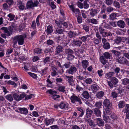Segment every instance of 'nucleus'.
I'll return each mask as SVG.
<instances>
[{
	"label": "nucleus",
	"instance_id": "obj_44",
	"mask_svg": "<svg viewBox=\"0 0 129 129\" xmlns=\"http://www.w3.org/2000/svg\"><path fill=\"white\" fill-rule=\"evenodd\" d=\"M85 82L87 84H91L93 82L92 79L90 78H88L84 80Z\"/></svg>",
	"mask_w": 129,
	"mask_h": 129
},
{
	"label": "nucleus",
	"instance_id": "obj_26",
	"mask_svg": "<svg viewBox=\"0 0 129 129\" xmlns=\"http://www.w3.org/2000/svg\"><path fill=\"white\" fill-rule=\"evenodd\" d=\"M104 93L102 91L98 92L96 94V98L99 99H102L104 95Z\"/></svg>",
	"mask_w": 129,
	"mask_h": 129
},
{
	"label": "nucleus",
	"instance_id": "obj_23",
	"mask_svg": "<svg viewBox=\"0 0 129 129\" xmlns=\"http://www.w3.org/2000/svg\"><path fill=\"white\" fill-rule=\"evenodd\" d=\"M115 75L114 72H110L106 73V74L105 78L107 79H109L113 77Z\"/></svg>",
	"mask_w": 129,
	"mask_h": 129
},
{
	"label": "nucleus",
	"instance_id": "obj_34",
	"mask_svg": "<svg viewBox=\"0 0 129 129\" xmlns=\"http://www.w3.org/2000/svg\"><path fill=\"white\" fill-rule=\"evenodd\" d=\"M88 21L89 23H91L94 24H97L98 23V22L97 20L94 18L89 19Z\"/></svg>",
	"mask_w": 129,
	"mask_h": 129
},
{
	"label": "nucleus",
	"instance_id": "obj_43",
	"mask_svg": "<svg viewBox=\"0 0 129 129\" xmlns=\"http://www.w3.org/2000/svg\"><path fill=\"white\" fill-rule=\"evenodd\" d=\"M89 1L88 0H85L84 2L83 7L84 8H88L89 7V5L88 3H89Z\"/></svg>",
	"mask_w": 129,
	"mask_h": 129
},
{
	"label": "nucleus",
	"instance_id": "obj_38",
	"mask_svg": "<svg viewBox=\"0 0 129 129\" xmlns=\"http://www.w3.org/2000/svg\"><path fill=\"white\" fill-rule=\"evenodd\" d=\"M42 49L40 48H36L34 49V51L35 53L40 54L42 52Z\"/></svg>",
	"mask_w": 129,
	"mask_h": 129
},
{
	"label": "nucleus",
	"instance_id": "obj_14",
	"mask_svg": "<svg viewBox=\"0 0 129 129\" xmlns=\"http://www.w3.org/2000/svg\"><path fill=\"white\" fill-rule=\"evenodd\" d=\"M94 114H95L96 116L98 117H101V112L100 110L97 108H94L93 110Z\"/></svg>",
	"mask_w": 129,
	"mask_h": 129
},
{
	"label": "nucleus",
	"instance_id": "obj_40",
	"mask_svg": "<svg viewBox=\"0 0 129 129\" xmlns=\"http://www.w3.org/2000/svg\"><path fill=\"white\" fill-rule=\"evenodd\" d=\"M103 48L105 49H108L110 48V44L108 42H107L106 43L103 44Z\"/></svg>",
	"mask_w": 129,
	"mask_h": 129
},
{
	"label": "nucleus",
	"instance_id": "obj_1",
	"mask_svg": "<svg viewBox=\"0 0 129 129\" xmlns=\"http://www.w3.org/2000/svg\"><path fill=\"white\" fill-rule=\"evenodd\" d=\"M55 22L58 27L56 29V33L59 34H63V33L65 31V28L68 27L67 23L61 19H56Z\"/></svg>",
	"mask_w": 129,
	"mask_h": 129
},
{
	"label": "nucleus",
	"instance_id": "obj_53",
	"mask_svg": "<svg viewBox=\"0 0 129 129\" xmlns=\"http://www.w3.org/2000/svg\"><path fill=\"white\" fill-rule=\"evenodd\" d=\"M122 39L124 41L123 42H125L126 44H129V37H124Z\"/></svg>",
	"mask_w": 129,
	"mask_h": 129
},
{
	"label": "nucleus",
	"instance_id": "obj_45",
	"mask_svg": "<svg viewBox=\"0 0 129 129\" xmlns=\"http://www.w3.org/2000/svg\"><path fill=\"white\" fill-rule=\"evenodd\" d=\"M73 54H69L68 55L67 58L68 60H72L75 57V56L73 55Z\"/></svg>",
	"mask_w": 129,
	"mask_h": 129
},
{
	"label": "nucleus",
	"instance_id": "obj_51",
	"mask_svg": "<svg viewBox=\"0 0 129 129\" xmlns=\"http://www.w3.org/2000/svg\"><path fill=\"white\" fill-rule=\"evenodd\" d=\"M120 68L119 67H117L113 69V70L115 73L116 75H118L120 71Z\"/></svg>",
	"mask_w": 129,
	"mask_h": 129
},
{
	"label": "nucleus",
	"instance_id": "obj_30",
	"mask_svg": "<svg viewBox=\"0 0 129 129\" xmlns=\"http://www.w3.org/2000/svg\"><path fill=\"white\" fill-rule=\"evenodd\" d=\"M104 57L107 59H110L112 58L111 54L108 52H105L103 54Z\"/></svg>",
	"mask_w": 129,
	"mask_h": 129
},
{
	"label": "nucleus",
	"instance_id": "obj_52",
	"mask_svg": "<svg viewBox=\"0 0 129 129\" xmlns=\"http://www.w3.org/2000/svg\"><path fill=\"white\" fill-rule=\"evenodd\" d=\"M6 98L8 100L11 102L13 100V98L11 94H8L6 96Z\"/></svg>",
	"mask_w": 129,
	"mask_h": 129
},
{
	"label": "nucleus",
	"instance_id": "obj_27",
	"mask_svg": "<svg viewBox=\"0 0 129 129\" xmlns=\"http://www.w3.org/2000/svg\"><path fill=\"white\" fill-rule=\"evenodd\" d=\"M86 117L87 118H88L91 116L93 111L90 109L88 108L86 110Z\"/></svg>",
	"mask_w": 129,
	"mask_h": 129
},
{
	"label": "nucleus",
	"instance_id": "obj_19",
	"mask_svg": "<svg viewBox=\"0 0 129 129\" xmlns=\"http://www.w3.org/2000/svg\"><path fill=\"white\" fill-rule=\"evenodd\" d=\"M117 24L118 26L121 28H124L125 26V23L124 21L120 20L117 22Z\"/></svg>",
	"mask_w": 129,
	"mask_h": 129
},
{
	"label": "nucleus",
	"instance_id": "obj_20",
	"mask_svg": "<svg viewBox=\"0 0 129 129\" xmlns=\"http://www.w3.org/2000/svg\"><path fill=\"white\" fill-rule=\"evenodd\" d=\"M103 104L105 107H111L112 105L109 100L107 99H105L103 102Z\"/></svg>",
	"mask_w": 129,
	"mask_h": 129
},
{
	"label": "nucleus",
	"instance_id": "obj_54",
	"mask_svg": "<svg viewBox=\"0 0 129 129\" xmlns=\"http://www.w3.org/2000/svg\"><path fill=\"white\" fill-rule=\"evenodd\" d=\"M65 89V87L64 86H59L58 88L59 90L63 93L66 91Z\"/></svg>",
	"mask_w": 129,
	"mask_h": 129
},
{
	"label": "nucleus",
	"instance_id": "obj_12",
	"mask_svg": "<svg viewBox=\"0 0 129 129\" xmlns=\"http://www.w3.org/2000/svg\"><path fill=\"white\" fill-rule=\"evenodd\" d=\"M59 107L61 109L66 110L68 109V104L62 101L60 102L59 105Z\"/></svg>",
	"mask_w": 129,
	"mask_h": 129
},
{
	"label": "nucleus",
	"instance_id": "obj_47",
	"mask_svg": "<svg viewBox=\"0 0 129 129\" xmlns=\"http://www.w3.org/2000/svg\"><path fill=\"white\" fill-rule=\"evenodd\" d=\"M87 121L89 123V125L90 126L92 127H94L95 126V125L94 124V123L93 121L90 119H88L87 120Z\"/></svg>",
	"mask_w": 129,
	"mask_h": 129
},
{
	"label": "nucleus",
	"instance_id": "obj_55",
	"mask_svg": "<svg viewBox=\"0 0 129 129\" xmlns=\"http://www.w3.org/2000/svg\"><path fill=\"white\" fill-rule=\"evenodd\" d=\"M28 74L34 79L37 78V75L34 73L30 72L28 73Z\"/></svg>",
	"mask_w": 129,
	"mask_h": 129
},
{
	"label": "nucleus",
	"instance_id": "obj_39",
	"mask_svg": "<svg viewBox=\"0 0 129 129\" xmlns=\"http://www.w3.org/2000/svg\"><path fill=\"white\" fill-rule=\"evenodd\" d=\"M47 44L48 45L53 46L55 45V42L52 40L49 39L47 40Z\"/></svg>",
	"mask_w": 129,
	"mask_h": 129
},
{
	"label": "nucleus",
	"instance_id": "obj_25",
	"mask_svg": "<svg viewBox=\"0 0 129 129\" xmlns=\"http://www.w3.org/2000/svg\"><path fill=\"white\" fill-rule=\"evenodd\" d=\"M81 95L84 98L87 99H88L90 97V94L87 91H83Z\"/></svg>",
	"mask_w": 129,
	"mask_h": 129
},
{
	"label": "nucleus",
	"instance_id": "obj_37",
	"mask_svg": "<svg viewBox=\"0 0 129 129\" xmlns=\"http://www.w3.org/2000/svg\"><path fill=\"white\" fill-rule=\"evenodd\" d=\"M102 102H96L94 106L96 108L99 109L102 108Z\"/></svg>",
	"mask_w": 129,
	"mask_h": 129
},
{
	"label": "nucleus",
	"instance_id": "obj_59",
	"mask_svg": "<svg viewBox=\"0 0 129 129\" xmlns=\"http://www.w3.org/2000/svg\"><path fill=\"white\" fill-rule=\"evenodd\" d=\"M44 52L45 53H51L52 51L51 49L49 48H45L44 50Z\"/></svg>",
	"mask_w": 129,
	"mask_h": 129
},
{
	"label": "nucleus",
	"instance_id": "obj_33",
	"mask_svg": "<svg viewBox=\"0 0 129 129\" xmlns=\"http://www.w3.org/2000/svg\"><path fill=\"white\" fill-rule=\"evenodd\" d=\"M74 53V51L72 49L69 48L66 49H64V53L66 54H73Z\"/></svg>",
	"mask_w": 129,
	"mask_h": 129
},
{
	"label": "nucleus",
	"instance_id": "obj_4",
	"mask_svg": "<svg viewBox=\"0 0 129 129\" xmlns=\"http://www.w3.org/2000/svg\"><path fill=\"white\" fill-rule=\"evenodd\" d=\"M39 1L37 0H35L34 2L31 0L28 1L27 4V8H32L37 7L39 4Z\"/></svg>",
	"mask_w": 129,
	"mask_h": 129
},
{
	"label": "nucleus",
	"instance_id": "obj_46",
	"mask_svg": "<svg viewBox=\"0 0 129 129\" xmlns=\"http://www.w3.org/2000/svg\"><path fill=\"white\" fill-rule=\"evenodd\" d=\"M13 97L14 99L16 101H19L20 100L19 96L17 94L14 93L13 95Z\"/></svg>",
	"mask_w": 129,
	"mask_h": 129
},
{
	"label": "nucleus",
	"instance_id": "obj_62",
	"mask_svg": "<svg viewBox=\"0 0 129 129\" xmlns=\"http://www.w3.org/2000/svg\"><path fill=\"white\" fill-rule=\"evenodd\" d=\"M52 98L53 99L55 100H59L58 98H60V96L59 95L54 94L53 95Z\"/></svg>",
	"mask_w": 129,
	"mask_h": 129
},
{
	"label": "nucleus",
	"instance_id": "obj_21",
	"mask_svg": "<svg viewBox=\"0 0 129 129\" xmlns=\"http://www.w3.org/2000/svg\"><path fill=\"white\" fill-rule=\"evenodd\" d=\"M53 28L52 26L50 25L47 27L46 33L48 36L51 35L53 31Z\"/></svg>",
	"mask_w": 129,
	"mask_h": 129
},
{
	"label": "nucleus",
	"instance_id": "obj_64",
	"mask_svg": "<svg viewBox=\"0 0 129 129\" xmlns=\"http://www.w3.org/2000/svg\"><path fill=\"white\" fill-rule=\"evenodd\" d=\"M122 40L121 38L120 37H117L115 40V42L116 43L118 44Z\"/></svg>",
	"mask_w": 129,
	"mask_h": 129
},
{
	"label": "nucleus",
	"instance_id": "obj_10",
	"mask_svg": "<svg viewBox=\"0 0 129 129\" xmlns=\"http://www.w3.org/2000/svg\"><path fill=\"white\" fill-rule=\"evenodd\" d=\"M96 124L99 126L103 127L104 124V122L103 120L101 118H96L95 119Z\"/></svg>",
	"mask_w": 129,
	"mask_h": 129
},
{
	"label": "nucleus",
	"instance_id": "obj_60",
	"mask_svg": "<svg viewBox=\"0 0 129 129\" xmlns=\"http://www.w3.org/2000/svg\"><path fill=\"white\" fill-rule=\"evenodd\" d=\"M47 92L49 93L50 94L54 95L56 93V91H54L53 90L49 89L47 90Z\"/></svg>",
	"mask_w": 129,
	"mask_h": 129
},
{
	"label": "nucleus",
	"instance_id": "obj_41",
	"mask_svg": "<svg viewBox=\"0 0 129 129\" xmlns=\"http://www.w3.org/2000/svg\"><path fill=\"white\" fill-rule=\"evenodd\" d=\"M111 107H106L105 110V112L106 114L109 115H110L111 112Z\"/></svg>",
	"mask_w": 129,
	"mask_h": 129
},
{
	"label": "nucleus",
	"instance_id": "obj_32",
	"mask_svg": "<svg viewBox=\"0 0 129 129\" xmlns=\"http://www.w3.org/2000/svg\"><path fill=\"white\" fill-rule=\"evenodd\" d=\"M98 12L95 9H91L90 11V14L92 16H94Z\"/></svg>",
	"mask_w": 129,
	"mask_h": 129
},
{
	"label": "nucleus",
	"instance_id": "obj_11",
	"mask_svg": "<svg viewBox=\"0 0 129 129\" xmlns=\"http://www.w3.org/2000/svg\"><path fill=\"white\" fill-rule=\"evenodd\" d=\"M77 71L76 68L74 66H72L69 70L66 71V72L69 74L73 75Z\"/></svg>",
	"mask_w": 129,
	"mask_h": 129
},
{
	"label": "nucleus",
	"instance_id": "obj_6",
	"mask_svg": "<svg viewBox=\"0 0 129 129\" xmlns=\"http://www.w3.org/2000/svg\"><path fill=\"white\" fill-rule=\"evenodd\" d=\"M70 100L71 102L73 103H75V102H78L80 104L82 103L80 99L77 96H76L73 93V95L71 96Z\"/></svg>",
	"mask_w": 129,
	"mask_h": 129
},
{
	"label": "nucleus",
	"instance_id": "obj_48",
	"mask_svg": "<svg viewBox=\"0 0 129 129\" xmlns=\"http://www.w3.org/2000/svg\"><path fill=\"white\" fill-rule=\"evenodd\" d=\"M78 111L80 112L81 113V114L79 115V116L80 117H81L84 114V110H83L81 108H78Z\"/></svg>",
	"mask_w": 129,
	"mask_h": 129
},
{
	"label": "nucleus",
	"instance_id": "obj_15",
	"mask_svg": "<svg viewBox=\"0 0 129 129\" xmlns=\"http://www.w3.org/2000/svg\"><path fill=\"white\" fill-rule=\"evenodd\" d=\"M63 50V48L62 46L58 45L56 46L55 52L56 53L59 54Z\"/></svg>",
	"mask_w": 129,
	"mask_h": 129
},
{
	"label": "nucleus",
	"instance_id": "obj_58",
	"mask_svg": "<svg viewBox=\"0 0 129 129\" xmlns=\"http://www.w3.org/2000/svg\"><path fill=\"white\" fill-rule=\"evenodd\" d=\"M103 71L102 69H101L100 70H98L97 71V73L99 76L100 77H101L103 75Z\"/></svg>",
	"mask_w": 129,
	"mask_h": 129
},
{
	"label": "nucleus",
	"instance_id": "obj_18",
	"mask_svg": "<svg viewBox=\"0 0 129 129\" xmlns=\"http://www.w3.org/2000/svg\"><path fill=\"white\" fill-rule=\"evenodd\" d=\"M1 29L4 31V33L7 37H9L11 36L12 34L8 30V28L6 27H3L1 28Z\"/></svg>",
	"mask_w": 129,
	"mask_h": 129
},
{
	"label": "nucleus",
	"instance_id": "obj_31",
	"mask_svg": "<svg viewBox=\"0 0 129 129\" xmlns=\"http://www.w3.org/2000/svg\"><path fill=\"white\" fill-rule=\"evenodd\" d=\"M105 30L103 28H99V31L100 33L103 37H106L107 36V32H105Z\"/></svg>",
	"mask_w": 129,
	"mask_h": 129
},
{
	"label": "nucleus",
	"instance_id": "obj_56",
	"mask_svg": "<svg viewBox=\"0 0 129 129\" xmlns=\"http://www.w3.org/2000/svg\"><path fill=\"white\" fill-rule=\"evenodd\" d=\"M8 16L10 18V19H9V20L10 21H12L14 18L15 16L12 14L10 13L8 15Z\"/></svg>",
	"mask_w": 129,
	"mask_h": 129
},
{
	"label": "nucleus",
	"instance_id": "obj_42",
	"mask_svg": "<svg viewBox=\"0 0 129 129\" xmlns=\"http://www.w3.org/2000/svg\"><path fill=\"white\" fill-rule=\"evenodd\" d=\"M117 15L115 13H113L110 15V19L113 20L116 18Z\"/></svg>",
	"mask_w": 129,
	"mask_h": 129
},
{
	"label": "nucleus",
	"instance_id": "obj_9",
	"mask_svg": "<svg viewBox=\"0 0 129 129\" xmlns=\"http://www.w3.org/2000/svg\"><path fill=\"white\" fill-rule=\"evenodd\" d=\"M82 42V41L78 39H74L72 41V43L74 46L80 47L81 46Z\"/></svg>",
	"mask_w": 129,
	"mask_h": 129
},
{
	"label": "nucleus",
	"instance_id": "obj_57",
	"mask_svg": "<svg viewBox=\"0 0 129 129\" xmlns=\"http://www.w3.org/2000/svg\"><path fill=\"white\" fill-rule=\"evenodd\" d=\"M46 81L48 83L47 84L48 86L50 87H51L52 83L53 82H52L49 78H48Z\"/></svg>",
	"mask_w": 129,
	"mask_h": 129
},
{
	"label": "nucleus",
	"instance_id": "obj_29",
	"mask_svg": "<svg viewBox=\"0 0 129 129\" xmlns=\"http://www.w3.org/2000/svg\"><path fill=\"white\" fill-rule=\"evenodd\" d=\"M91 88L92 90L93 91V92H95L99 89V87L96 84H93L91 85Z\"/></svg>",
	"mask_w": 129,
	"mask_h": 129
},
{
	"label": "nucleus",
	"instance_id": "obj_28",
	"mask_svg": "<svg viewBox=\"0 0 129 129\" xmlns=\"http://www.w3.org/2000/svg\"><path fill=\"white\" fill-rule=\"evenodd\" d=\"M104 114L103 116V120L105 121L106 123L110 122H111V119H110L109 117L106 116V114H105V111H104Z\"/></svg>",
	"mask_w": 129,
	"mask_h": 129
},
{
	"label": "nucleus",
	"instance_id": "obj_61",
	"mask_svg": "<svg viewBox=\"0 0 129 129\" xmlns=\"http://www.w3.org/2000/svg\"><path fill=\"white\" fill-rule=\"evenodd\" d=\"M71 63L70 62H67L65 63L64 64V66L66 68H68L70 67Z\"/></svg>",
	"mask_w": 129,
	"mask_h": 129
},
{
	"label": "nucleus",
	"instance_id": "obj_49",
	"mask_svg": "<svg viewBox=\"0 0 129 129\" xmlns=\"http://www.w3.org/2000/svg\"><path fill=\"white\" fill-rule=\"evenodd\" d=\"M50 58L48 57H46L44 59L43 62L44 64H45L47 63L50 62Z\"/></svg>",
	"mask_w": 129,
	"mask_h": 129
},
{
	"label": "nucleus",
	"instance_id": "obj_3",
	"mask_svg": "<svg viewBox=\"0 0 129 129\" xmlns=\"http://www.w3.org/2000/svg\"><path fill=\"white\" fill-rule=\"evenodd\" d=\"M118 82V80L116 78L113 77L111 78L110 81H107L108 84L110 88H112L117 86Z\"/></svg>",
	"mask_w": 129,
	"mask_h": 129
},
{
	"label": "nucleus",
	"instance_id": "obj_2",
	"mask_svg": "<svg viewBox=\"0 0 129 129\" xmlns=\"http://www.w3.org/2000/svg\"><path fill=\"white\" fill-rule=\"evenodd\" d=\"M26 37L22 35H17L14 37L13 38V43L14 45H16L17 42L19 45H23L24 43V39Z\"/></svg>",
	"mask_w": 129,
	"mask_h": 129
},
{
	"label": "nucleus",
	"instance_id": "obj_24",
	"mask_svg": "<svg viewBox=\"0 0 129 129\" xmlns=\"http://www.w3.org/2000/svg\"><path fill=\"white\" fill-rule=\"evenodd\" d=\"M71 10L74 13H75V16L77 17L78 16H81L80 13L78 9H71Z\"/></svg>",
	"mask_w": 129,
	"mask_h": 129
},
{
	"label": "nucleus",
	"instance_id": "obj_17",
	"mask_svg": "<svg viewBox=\"0 0 129 129\" xmlns=\"http://www.w3.org/2000/svg\"><path fill=\"white\" fill-rule=\"evenodd\" d=\"M69 37L70 38H76V36H78V35L75 31H70L68 33Z\"/></svg>",
	"mask_w": 129,
	"mask_h": 129
},
{
	"label": "nucleus",
	"instance_id": "obj_63",
	"mask_svg": "<svg viewBox=\"0 0 129 129\" xmlns=\"http://www.w3.org/2000/svg\"><path fill=\"white\" fill-rule=\"evenodd\" d=\"M48 68L45 67L43 69L41 70V72L43 74H45L47 72V70H48Z\"/></svg>",
	"mask_w": 129,
	"mask_h": 129
},
{
	"label": "nucleus",
	"instance_id": "obj_36",
	"mask_svg": "<svg viewBox=\"0 0 129 129\" xmlns=\"http://www.w3.org/2000/svg\"><path fill=\"white\" fill-rule=\"evenodd\" d=\"M100 60L101 62L103 64H105L107 62V60L105 59V58L103 55L101 56L100 58Z\"/></svg>",
	"mask_w": 129,
	"mask_h": 129
},
{
	"label": "nucleus",
	"instance_id": "obj_8",
	"mask_svg": "<svg viewBox=\"0 0 129 129\" xmlns=\"http://www.w3.org/2000/svg\"><path fill=\"white\" fill-rule=\"evenodd\" d=\"M73 77L72 76H66L65 78L67 81L70 85L72 86L74 84V80H73Z\"/></svg>",
	"mask_w": 129,
	"mask_h": 129
},
{
	"label": "nucleus",
	"instance_id": "obj_13",
	"mask_svg": "<svg viewBox=\"0 0 129 129\" xmlns=\"http://www.w3.org/2000/svg\"><path fill=\"white\" fill-rule=\"evenodd\" d=\"M89 62L87 60L85 59L81 61V65L83 68L85 70L88 66Z\"/></svg>",
	"mask_w": 129,
	"mask_h": 129
},
{
	"label": "nucleus",
	"instance_id": "obj_16",
	"mask_svg": "<svg viewBox=\"0 0 129 129\" xmlns=\"http://www.w3.org/2000/svg\"><path fill=\"white\" fill-rule=\"evenodd\" d=\"M18 110L19 112L22 114H26L28 113V110L25 108H19Z\"/></svg>",
	"mask_w": 129,
	"mask_h": 129
},
{
	"label": "nucleus",
	"instance_id": "obj_5",
	"mask_svg": "<svg viewBox=\"0 0 129 129\" xmlns=\"http://www.w3.org/2000/svg\"><path fill=\"white\" fill-rule=\"evenodd\" d=\"M117 60L118 62L120 64L129 66V61L125 57L120 56L118 58Z\"/></svg>",
	"mask_w": 129,
	"mask_h": 129
},
{
	"label": "nucleus",
	"instance_id": "obj_7",
	"mask_svg": "<svg viewBox=\"0 0 129 129\" xmlns=\"http://www.w3.org/2000/svg\"><path fill=\"white\" fill-rule=\"evenodd\" d=\"M122 84L126 86L125 88L127 91H129V79L125 78L121 80Z\"/></svg>",
	"mask_w": 129,
	"mask_h": 129
},
{
	"label": "nucleus",
	"instance_id": "obj_50",
	"mask_svg": "<svg viewBox=\"0 0 129 129\" xmlns=\"http://www.w3.org/2000/svg\"><path fill=\"white\" fill-rule=\"evenodd\" d=\"M18 6L19 8H24V6L22 2L20 1L18 3Z\"/></svg>",
	"mask_w": 129,
	"mask_h": 129
},
{
	"label": "nucleus",
	"instance_id": "obj_35",
	"mask_svg": "<svg viewBox=\"0 0 129 129\" xmlns=\"http://www.w3.org/2000/svg\"><path fill=\"white\" fill-rule=\"evenodd\" d=\"M125 103L123 101H120L118 103V106L119 108H123L125 106Z\"/></svg>",
	"mask_w": 129,
	"mask_h": 129
},
{
	"label": "nucleus",
	"instance_id": "obj_22",
	"mask_svg": "<svg viewBox=\"0 0 129 129\" xmlns=\"http://www.w3.org/2000/svg\"><path fill=\"white\" fill-rule=\"evenodd\" d=\"M54 121V119L52 118L50 119L47 118H46L44 123L46 125H48L50 124H52Z\"/></svg>",
	"mask_w": 129,
	"mask_h": 129
}]
</instances>
